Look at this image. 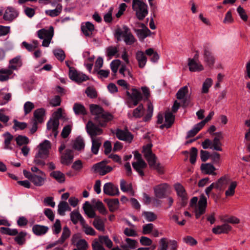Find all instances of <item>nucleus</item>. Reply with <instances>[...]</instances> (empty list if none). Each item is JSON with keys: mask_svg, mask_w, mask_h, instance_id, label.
Listing matches in <instances>:
<instances>
[{"mask_svg": "<svg viewBox=\"0 0 250 250\" xmlns=\"http://www.w3.org/2000/svg\"><path fill=\"white\" fill-rule=\"evenodd\" d=\"M117 84L127 90L125 92L126 95L125 104L129 108H132L136 106L143 99V96L138 89L133 88L131 89V92L128 91L129 85L125 81L119 80L117 81Z\"/></svg>", "mask_w": 250, "mask_h": 250, "instance_id": "f257e3e1", "label": "nucleus"}, {"mask_svg": "<svg viewBox=\"0 0 250 250\" xmlns=\"http://www.w3.org/2000/svg\"><path fill=\"white\" fill-rule=\"evenodd\" d=\"M86 129L92 141L91 151L94 154L96 155L101 146L102 139L101 137L96 138L95 137L102 134L103 130L90 121L87 123Z\"/></svg>", "mask_w": 250, "mask_h": 250, "instance_id": "f03ea898", "label": "nucleus"}, {"mask_svg": "<svg viewBox=\"0 0 250 250\" xmlns=\"http://www.w3.org/2000/svg\"><path fill=\"white\" fill-rule=\"evenodd\" d=\"M90 112L92 115L95 124L98 126L105 127L108 122L113 119V116L110 113L105 112L100 106L92 104L90 106Z\"/></svg>", "mask_w": 250, "mask_h": 250, "instance_id": "7ed1b4c3", "label": "nucleus"}, {"mask_svg": "<svg viewBox=\"0 0 250 250\" xmlns=\"http://www.w3.org/2000/svg\"><path fill=\"white\" fill-rule=\"evenodd\" d=\"M152 145L151 143L147 144L143 147L142 153L145 158L147 161L149 167L151 169L157 170L160 174L164 172V167L159 162H157L156 156L152 151Z\"/></svg>", "mask_w": 250, "mask_h": 250, "instance_id": "20e7f679", "label": "nucleus"}, {"mask_svg": "<svg viewBox=\"0 0 250 250\" xmlns=\"http://www.w3.org/2000/svg\"><path fill=\"white\" fill-rule=\"evenodd\" d=\"M197 197H193L190 200L189 205L193 212L194 213L196 219L206 212L207 207V199L202 194L200 196L199 200Z\"/></svg>", "mask_w": 250, "mask_h": 250, "instance_id": "39448f33", "label": "nucleus"}, {"mask_svg": "<svg viewBox=\"0 0 250 250\" xmlns=\"http://www.w3.org/2000/svg\"><path fill=\"white\" fill-rule=\"evenodd\" d=\"M115 35L117 36L118 41L120 40V37H123L127 45H132L136 41L129 28L126 25H124L122 28H117L115 30Z\"/></svg>", "mask_w": 250, "mask_h": 250, "instance_id": "423d86ee", "label": "nucleus"}, {"mask_svg": "<svg viewBox=\"0 0 250 250\" xmlns=\"http://www.w3.org/2000/svg\"><path fill=\"white\" fill-rule=\"evenodd\" d=\"M132 9L135 12L136 17L140 21L143 20L148 13L147 4L140 0H132Z\"/></svg>", "mask_w": 250, "mask_h": 250, "instance_id": "0eeeda50", "label": "nucleus"}, {"mask_svg": "<svg viewBox=\"0 0 250 250\" xmlns=\"http://www.w3.org/2000/svg\"><path fill=\"white\" fill-rule=\"evenodd\" d=\"M38 37L40 39H43L42 45L44 47H48L54 35V29L52 26H50L49 29H42L37 32Z\"/></svg>", "mask_w": 250, "mask_h": 250, "instance_id": "6e6552de", "label": "nucleus"}, {"mask_svg": "<svg viewBox=\"0 0 250 250\" xmlns=\"http://www.w3.org/2000/svg\"><path fill=\"white\" fill-rule=\"evenodd\" d=\"M106 164L107 162L106 161H103L94 165L92 167V169L95 172L98 173L101 175H104L113 169L111 167L107 166Z\"/></svg>", "mask_w": 250, "mask_h": 250, "instance_id": "1a4fd4ad", "label": "nucleus"}, {"mask_svg": "<svg viewBox=\"0 0 250 250\" xmlns=\"http://www.w3.org/2000/svg\"><path fill=\"white\" fill-rule=\"evenodd\" d=\"M71 232L67 226L63 227L61 237L56 241L48 244L46 247V250H49L55 246L60 244L62 245L64 243L66 239H67L70 236Z\"/></svg>", "mask_w": 250, "mask_h": 250, "instance_id": "9d476101", "label": "nucleus"}, {"mask_svg": "<svg viewBox=\"0 0 250 250\" xmlns=\"http://www.w3.org/2000/svg\"><path fill=\"white\" fill-rule=\"evenodd\" d=\"M69 76L71 80L78 83H82L89 79L87 76L80 72H78L74 68H70Z\"/></svg>", "mask_w": 250, "mask_h": 250, "instance_id": "9b49d317", "label": "nucleus"}, {"mask_svg": "<svg viewBox=\"0 0 250 250\" xmlns=\"http://www.w3.org/2000/svg\"><path fill=\"white\" fill-rule=\"evenodd\" d=\"M51 148V143L48 140H44L39 146L38 152L36 154L38 157H42L43 159L48 157L49 149Z\"/></svg>", "mask_w": 250, "mask_h": 250, "instance_id": "f8f14e48", "label": "nucleus"}, {"mask_svg": "<svg viewBox=\"0 0 250 250\" xmlns=\"http://www.w3.org/2000/svg\"><path fill=\"white\" fill-rule=\"evenodd\" d=\"M104 193L110 196H115L119 194V191L117 186L111 183H105L103 188Z\"/></svg>", "mask_w": 250, "mask_h": 250, "instance_id": "ddd939ff", "label": "nucleus"}, {"mask_svg": "<svg viewBox=\"0 0 250 250\" xmlns=\"http://www.w3.org/2000/svg\"><path fill=\"white\" fill-rule=\"evenodd\" d=\"M168 187V185L166 183L161 184L154 187L155 196L160 199L165 197Z\"/></svg>", "mask_w": 250, "mask_h": 250, "instance_id": "4468645a", "label": "nucleus"}, {"mask_svg": "<svg viewBox=\"0 0 250 250\" xmlns=\"http://www.w3.org/2000/svg\"><path fill=\"white\" fill-rule=\"evenodd\" d=\"M116 135L119 140L128 143H130L133 138L132 134L127 130L118 129L116 131Z\"/></svg>", "mask_w": 250, "mask_h": 250, "instance_id": "2eb2a0df", "label": "nucleus"}, {"mask_svg": "<svg viewBox=\"0 0 250 250\" xmlns=\"http://www.w3.org/2000/svg\"><path fill=\"white\" fill-rule=\"evenodd\" d=\"M188 86L186 85L181 87L177 92L176 97L178 100H183V104L185 105L187 102L189 98L188 95Z\"/></svg>", "mask_w": 250, "mask_h": 250, "instance_id": "dca6fc26", "label": "nucleus"}, {"mask_svg": "<svg viewBox=\"0 0 250 250\" xmlns=\"http://www.w3.org/2000/svg\"><path fill=\"white\" fill-rule=\"evenodd\" d=\"M59 121L58 119H50L47 123V129L51 130L52 134L56 138L58 135Z\"/></svg>", "mask_w": 250, "mask_h": 250, "instance_id": "f3484780", "label": "nucleus"}, {"mask_svg": "<svg viewBox=\"0 0 250 250\" xmlns=\"http://www.w3.org/2000/svg\"><path fill=\"white\" fill-rule=\"evenodd\" d=\"M216 136L213 139L212 141V146L211 149L216 151H220L222 150V148L221 147L222 143L220 140L223 139V136L222 135V133L220 132H216L215 133Z\"/></svg>", "mask_w": 250, "mask_h": 250, "instance_id": "a211bd4d", "label": "nucleus"}, {"mask_svg": "<svg viewBox=\"0 0 250 250\" xmlns=\"http://www.w3.org/2000/svg\"><path fill=\"white\" fill-rule=\"evenodd\" d=\"M61 154V163L62 164L68 165L72 162L74 158L73 152L72 150L67 149Z\"/></svg>", "mask_w": 250, "mask_h": 250, "instance_id": "6ab92c4d", "label": "nucleus"}, {"mask_svg": "<svg viewBox=\"0 0 250 250\" xmlns=\"http://www.w3.org/2000/svg\"><path fill=\"white\" fill-rule=\"evenodd\" d=\"M18 12L12 7H8L5 11L3 15V19L9 21H12L18 17Z\"/></svg>", "mask_w": 250, "mask_h": 250, "instance_id": "aec40b11", "label": "nucleus"}, {"mask_svg": "<svg viewBox=\"0 0 250 250\" xmlns=\"http://www.w3.org/2000/svg\"><path fill=\"white\" fill-rule=\"evenodd\" d=\"M94 29V25L90 21H86L82 23L81 30L86 37L91 36Z\"/></svg>", "mask_w": 250, "mask_h": 250, "instance_id": "412c9836", "label": "nucleus"}, {"mask_svg": "<svg viewBox=\"0 0 250 250\" xmlns=\"http://www.w3.org/2000/svg\"><path fill=\"white\" fill-rule=\"evenodd\" d=\"M188 66L191 72H199L204 70L203 65L199 61L188 60Z\"/></svg>", "mask_w": 250, "mask_h": 250, "instance_id": "4be33fe9", "label": "nucleus"}, {"mask_svg": "<svg viewBox=\"0 0 250 250\" xmlns=\"http://www.w3.org/2000/svg\"><path fill=\"white\" fill-rule=\"evenodd\" d=\"M174 188L177 192V196L181 198V200L184 202L188 200L187 194L184 187L179 183H177L174 185Z\"/></svg>", "mask_w": 250, "mask_h": 250, "instance_id": "5701e85b", "label": "nucleus"}, {"mask_svg": "<svg viewBox=\"0 0 250 250\" xmlns=\"http://www.w3.org/2000/svg\"><path fill=\"white\" fill-rule=\"evenodd\" d=\"M2 136L4 138V149L12 150L13 147L11 146V141L14 139V136L9 132H6L3 134Z\"/></svg>", "mask_w": 250, "mask_h": 250, "instance_id": "b1692460", "label": "nucleus"}, {"mask_svg": "<svg viewBox=\"0 0 250 250\" xmlns=\"http://www.w3.org/2000/svg\"><path fill=\"white\" fill-rule=\"evenodd\" d=\"M71 220L75 225L80 222L81 225L84 224L85 221L78 210H73L70 213Z\"/></svg>", "mask_w": 250, "mask_h": 250, "instance_id": "393cba45", "label": "nucleus"}, {"mask_svg": "<svg viewBox=\"0 0 250 250\" xmlns=\"http://www.w3.org/2000/svg\"><path fill=\"white\" fill-rule=\"evenodd\" d=\"M132 167L140 175L143 176L144 175V173L142 169L146 168L147 167L146 163L143 160L137 161L132 163Z\"/></svg>", "mask_w": 250, "mask_h": 250, "instance_id": "a878e982", "label": "nucleus"}, {"mask_svg": "<svg viewBox=\"0 0 250 250\" xmlns=\"http://www.w3.org/2000/svg\"><path fill=\"white\" fill-rule=\"evenodd\" d=\"M136 59L138 62L139 67L144 68L147 62V58L142 51H138L136 53Z\"/></svg>", "mask_w": 250, "mask_h": 250, "instance_id": "bb28decb", "label": "nucleus"}, {"mask_svg": "<svg viewBox=\"0 0 250 250\" xmlns=\"http://www.w3.org/2000/svg\"><path fill=\"white\" fill-rule=\"evenodd\" d=\"M141 25L143 29H136L135 31L139 40L143 41L149 35V33L150 31L146 27L144 23H141Z\"/></svg>", "mask_w": 250, "mask_h": 250, "instance_id": "cd10ccee", "label": "nucleus"}, {"mask_svg": "<svg viewBox=\"0 0 250 250\" xmlns=\"http://www.w3.org/2000/svg\"><path fill=\"white\" fill-rule=\"evenodd\" d=\"M104 201L107 204L109 209L111 212H114L119 208V201L117 198L105 199Z\"/></svg>", "mask_w": 250, "mask_h": 250, "instance_id": "c85d7f7f", "label": "nucleus"}, {"mask_svg": "<svg viewBox=\"0 0 250 250\" xmlns=\"http://www.w3.org/2000/svg\"><path fill=\"white\" fill-rule=\"evenodd\" d=\"M231 229V227L228 224L217 226L213 228L212 232L215 234L227 233Z\"/></svg>", "mask_w": 250, "mask_h": 250, "instance_id": "c756f323", "label": "nucleus"}, {"mask_svg": "<svg viewBox=\"0 0 250 250\" xmlns=\"http://www.w3.org/2000/svg\"><path fill=\"white\" fill-rule=\"evenodd\" d=\"M48 229V227L40 225H35L32 227L33 233L38 236L45 234Z\"/></svg>", "mask_w": 250, "mask_h": 250, "instance_id": "7c9ffc66", "label": "nucleus"}, {"mask_svg": "<svg viewBox=\"0 0 250 250\" xmlns=\"http://www.w3.org/2000/svg\"><path fill=\"white\" fill-rule=\"evenodd\" d=\"M22 65V61L20 56H17L9 61V68L16 70Z\"/></svg>", "mask_w": 250, "mask_h": 250, "instance_id": "2f4dec72", "label": "nucleus"}, {"mask_svg": "<svg viewBox=\"0 0 250 250\" xmlns=\"http://www.w3.org/2000/svg\"><path fill=\"white\" fill-rule=\"evenodd\" d=\"M204 61L209 66L212 65L214 63V58L208 48H205L204 51Z\"/></svg>", "mask_w": 250, "mask_h": 250, "instance_id": "473e14b6", "label": "nucleus"}, {"mask_svg": "<svg viewBox=\"0 0 250 250\" xmlns=\"http://www.w3.org/2000/svg\"><path fill=\"white\" fill-rule=\"evenodd\" d=\"M201 170L207 174H215L214 171L216 170L215 167L210 163L202 164L201 166Z\"/></svg>", "mask_w": 250, "mask_h": 250, "instance_id": "72a5a7b5", "label": "nucleus"}, {"mask_svg": "<svg viewBox=\"0 0 250 250\" xmlns=\"http://www.w3.org/2000/svg\"><path fill=\"white\" fill-rule=\"evenodd\" d=\"M44 109L42 108L36 110L34 113L35 122L41 123L43 121V117L45 115Z\"/></svg>", "mask_w": 250, "mask_h": 250, "instance_id": "f704fd0d", "label": "nucleus"}, {"mask_svg": "<svg viewBox=\"0 0 250 250\" xmlns=\"http://www.w3.org/2000/svg\"><path fill=\"white\" fill-rule=\"evenodd\" d=\"M58 207V212L62 216H64L65 215V212L66 211H70L71 210V208L69 206L68 204L65 201L60 202Z\"/></svg>", "mask_w": 250, "mask_h": 250, "instance_id": "c9c22d12", "label": "nucleus"}, {"mask_svg": "<svg viewBox=\"0 0 250 250\" xmlns=\"http://www.w3.org/2000/svg\"><path fill=\"white\" fill-rule=\"evenodd\" d=\"M50 175L60 183H62L65 181V175L60 171H53L50 173Z\"/></svg>", "mask_w": 250, "mask_h": 250, "instance_id": "e433bc0d", "label": "nucleus"}, {"mask_svg": "<svg viewBox=\"0 0 250 250\" xmlns=\"http://www.w3.org/2000/svg\"><path fill=\"white\" fill-rule=\"evenodd\" d=\"M73 109L76 115H84L87 114L86 109L83 105L80 103H75L73 105Z\"/></svg>", "mask_w": 250, "mask_h": 250, "instance_id": "4c0bfd02", "label": "nucleus"}, {"mask_svg": "<svg viewBox=\"0 0 250 250\" xmlns=\"http://www.w3.org/2000/svg\"><path fill=\"white\" fill-rule=\"evenodd\" d=\"M62 6L61 4H58L56 8L53 10H46L45 11L46 15L51 17H57L62 12Z\"/></svg>", "mask_w": 250, "mask_h": 250, "instance_id": "58836bf2", "label": "nucleus"}, {"mask_svg": "<svg viewBox=\"0 0 250 250\" xmlns=\"http://www.w3.org/2000/svg\"><path fill=\"white\" fill-rule=\"evenodd\" d=\"M83 209L85 213L87 215L89 218H96L98 217L96 216L95 211L90 208V204L88 202L86 201L83 207Z\"/></svg>", "mask_w": 250, "mask_h": 250, "instance_id": "ea45409f", "label": "nucleus"}, {"mask_svg": "<svg viewBox=\"0 0 250 250\" xmlns=\"http://www.w3.org/2000/svg\"><path fill=\"white\" fill-rule=\"evenodd\" d=\"M45 180V175L44 176H39L33 174V176L31 178V182L36 186H42L44 184Z\"/></svg>", "mask_w": 250, "mask_h": 250, "instance_id": "a19ab883", "label": "nucleus"}, {"mask_svg": "<svg viewBox=\"0 0 250 250\" xmlns=\"http://www.w3.org/2000/svg\"><path fill=\"white\" fill-rule=\"evenodd\" d=\"M144 109V108L143 104H139L137 108H136L133 110L132 116L128 114L129 118H130V119H131L132 117H134L135 118H141L143 114Z\"/></svg>", "mask_w": 250, "mask_h": 250, "instance_id": "79ce46f5", "label": "nucleus"}, {"mask_svg": "<svg viewBox=\"0 0 250 250\" xmlns=\"http://www.w3.org/2000/svg\"><path fill=\"white\" fill-rule=\"evenodd\" d=\"M73 146L75 149L79 151L83 149L85 146L83 139L81 136L78 137L74 141Z\"/></svg>", "mask_w": 250, "mask_h": 250, "instance_id": "37998d69", "label": "nucleus"}, {"mask_svg": "<svg viewBox=\"0 0 250 250\" xmlns=\"http://www.w3.org/2000/svg\"><path fill=\"white\" fill-rule=\"evenodd\" d=\"M126 244L121 245L122 248L124 250L126 249L129 248L130 249H135L136 247L137 242L135 240L127 238L125 240Z\"/></svg>", "mask_w": 250, "mask_h": 250, "instance_id": "c03bdc74", "label": "nucleus"}, {"mask_svg": "<svg viewBox=\"0 0 250 250\" xmlns=\"http://www.w3.org/2000/svg\"><path fill=\"white\" fill-rule=\"evenodd\" d=\"M93 225L98 230L104 231V223L99 216L95 218L93 222Z\"/></svg>", "mask_w": 250, "mask_h": 250, "instance_id": "a18cd8bd", "label": "nucleus"}, {"mask_svg": "<svg viewBox=\"0 0 250 250\" xmlns=\"http://www.w3.org/2000/svg\"><path fill=\"white\" fill-rule=\"evenodd\" d=\"M120 187L121 189L123 192L130 191L132 195H134V191L132 188V186L131 184H126V182L124 180L122 179L120 181Z\"/></svg>", "mask_w": 250, "mask_h": 250, "instance_id": "49530a36", "label": "nucleus"}, {"mask_svg": "<svg viewBox=\"0 0 250 250\" xmlns=\"http://www.w3.org/2000/svg\"><path fill=\"white\" fill-rule=\"evenodd\" d=\"M227 178L226 176L221 177L216 182H214L215 188L221 190L227 184Z\"/></svg>", "mask_w": 250, "mask_h": 250, "instance_id": "de8ad7c7", "label": "nucleus"}, {"mask_svg": "<svg viewBox=\"0 0 250 250\" xmlns=\"http://www.w3.org/2000/svg\"><path fill=\"white\" fill-rule=\"evenodd\" d=\"M203 127L200 123L195 125L192 129L188 132L187 138H188L194 136Z\"/></svg>", "mask_w": 250, "mask_h": 250, "instance_id": "09e8293b", "label": "nucleus"}, {"mask_svg": "<svg viewBox=\"0 0 250 250\" xmlns=\"http://www.w3.org/2000/svg\"><path fill=\"white\" fill-rule=\"evenodd\" d=\"M237 183L236 181L231 182L225 192V195L227 197L233 196L235 193V189L237 187Z\"/></svg>", "mask_w": 250, "mask_h": 250, "instance_id": "8fccbe9b", "label": "nucleus"}, {"mask_svg": "<svg viewBox=\"0 0 250 250\" xmlns=\"http://www.w3.org/2000/svg\"><path fill=\"white\" fill-rule=\"evenodd\" d=\"M212 84V80L211 78H207L203 83L202 87V93H207L208 92L209 88Z\"/></svg>", "mask_w": 250, "mask_h": 250, "instance_id": "3c124183", "label": "nucleus"}, {"mask_svg": "<svg viewBox=\"0 0 250 250\" xmlns=\"http://www.w3.org/2000/svg\"><path fill=\"white\" fill-rule=\"evenodd\" d=\"M99 240L101 244H104L109 249L111 248L113 246V243L108 236H100Z\"/></svg>", "mask_w": 250, "mask_h": 250, "instance_id": "603ef678", "label": "nucleus"}, {"mask_svg": "<svg viewBox=\"0 0 250 250\" xmlns=\"http://www.w3.org/2000/svg\"><path fill=\"white\" fill-rule=\"evenodd\" d=\"M15 140L16 141L17 144L19 146L26 145L29 142L28 138L25 136L22 135L18 136L16 138Z\"/></svg>", "mask_w": 250, "mask_h": 250, "instance_id": "864d4df0", "label": "nucleus"}, {"mask_svg": "<svg viewBox=\"0 0 250 250\" xmlns=\"http://www.w3.org/2000/svg\"><path fill=\"white\" fill-rule=\"evenodd\" d=\"M143 215L144 216L146 220L149 222L154 221L157 218V215L151 211H144L143 212Z\"/></svg>", "mask_w": 250, "mask_h": 250, "instance_id": "5fc2aeb1", "label": "nucleus"}, {"mask_svg": "<svg viewBox=\"0 0 250 250\" xmlns=\"http://www.w3.org/2000/svg\"><path fill=\"white\" fill-rule=\"evenodd\" d=\"M82 228L83 229V231L87 235H90L91 236H94L96 235V231L95 230L91 227L87 225L85 221L84 223V224L81 225Z\"/></svg>", "mask_w": 250, "mask_h": 250, "instance_id": "6e6d98bb", "label": "nucleus"}, {"mask_svg": "<svg viewBox=\"0 0 250 250\" xmlns=\"http://www.w3.org/2000/svg\"><path fill=\"white\" fill-rule=\"evenodd\" d=\"M118 51V47L117 46H110L106 49V55L109 57L116 55Z\"/></svg>", "mask_w": 250, "mask_h": 250, "instance_id": "4d7b16f0", "label": "nucleus"}, {"mask_svg": "<svg viewBox=\"0 0 250 250\" xmlns=\"http://www.w3.org/2000/svg\"><path fill=\"white\" fill-rule=\"evenodd\" d=\"M53 54L56 58L61 62H62L65 59V55L62 49H55L53 50Z\"/></svg>", "mask_w": 250, "mask_h": 250, "instance_id": "13d9d810", "label": "nucleus"}, {"mask_svg": "<svg viewBox=\"0 0 250 250\" xmlns=\"http://www.w3.org/2000/svg\"><path fill=\"white\" fill-rule=\"evenodd\" d=\"M165 123L168 125V127H170L174 123V116L171 112H167L165 114Z\"/></svg>", "mask_w": 250, "mask_h": 250, "instance_id": "bf43d9fd", "label": "nucleus"}, {"mask_svg": "<svg viewBox=\"0 0 250 250\" xmlns=\"http://www.w3.org/2000/svg\"><path fill=\"white\" fill-rule=\"evenodd\" d=\"M26 235V233L22 231L18 233L17 236L15 238V241L19 245H22L25 241V237Z\"/></svg>", "mask_w": 250, "mask_h": 250, "instance_id": "052dcab7", "label": "nucleus"}, {"mask_svg": "<svg viewBox=\"0 0 250 250\" xmlns=\"http://www.w3.org/2000/svg\"><path fill=\"white\" fill-rule=\"evenodd\" d=\"M27 126V124L24 122H20L16 120H14L13 128L16 131L19 129L23 130L25 129Z\"/></svg>", "mask_w": 250, "mask_h": 250, "instance_id": "680f3d73", "label": "nucleus"}, {"mask_svg": "<svg viewBox=\"0 0 250 250\" xmlns=\"http://www.w3.org/2000/svg\"><path fill=\"white\" fill-rule=\"evenodd\" d=\"M76 245L78 250H86L88 247L87 242L84 239H80Z\"/></svg>", "mask_w": 250, "mask_h": 250, "instance_id": "e2e57ef3", "label": "nucleus"}, {"mask_svg": "<svg viewBox=\"0 0 250 250\" xmlns=\"http://www.w3.org/2000/svg\"><path fill=\"white\" fill-rule=\"evenodd\" d=\"M168 240L167 238H162L159 241L160 246L158 250H167Z\"/></svg>", "mask_w": 250, "mask_h": 250, "instance_id": "0e129e2a", "label": "nucleus"}, {"mask_svg": "<svg viewBox=\"0 0 250 250\" xmlns=\"http://www.w3.org/2000/svg\"><path fill=\"white\" fill-rule=\"evenodd\" d=\"M95 207L98 210L100 213L103 214H106L107 212L103 203L101 201H97L95 203Z\"/></svg>", "mask_w": 250, "mask_h": 250, "instance_id": "69168bd1", "label": "nucleus"}, {"mask_svg": "<svg viewBox=\"0 0 250 250\" xmlns=\"http://www.w3.org/2000/svg\"><path fill=\"white\" fill-rule=\"evenodd\" d=\"M198 150L196 147H192L190 152V162L194 164L196 160Z\"/></svg>", "mask_w": 250, "mask_h": 250, "instance_id": "338daca9", "label": "nucleus"}, {"mask_svg": "<svg viewBox=\"0 0 250 250\" xmlns=\"http://www.w3.org/2000/svg\"><path fill=\"white\" fill-rule=\"evenodd\" d=\"M154 229V225L153 224L149 223L143 226L142 232L144 234H147L150 233Z\"/></svg>", "mask_w": 250, "mask_h": 250, "instance_id": "774afa93", "label": "nucleus"}]
</instances>
